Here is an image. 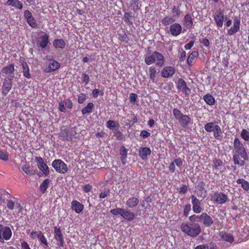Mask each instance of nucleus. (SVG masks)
<instances>
[{
	"instance_id": "obj_1",
	"label": "nucleus",
	"mask_w": 249,
	"mask_h": 249,
	"mask_svg": "<svg viewBox=\"0 0 249 249\" xmlns=\"http://www.w3.org/2000/svg\"><path fill=\"white\" fill-rule=\"evenodd\" d=\"M190 223H182L180 226L181 231L191 237H196L201 232V229L197 221L191 220L189 217Z\"/></svg>"
},
{
	"instance_id": "obj_2",
	"label": "nucleus",
	"mask_w": 249,
	"mask_h": 249,
	"mask_svg": "<svg viewBox=\"0 0 249 249\" xmlns=\"http://www.w3.org/2000/svg\"><path fill=\"white\" fill-rule=\"evenodd\" d=\"M144 61L148 65L155 63L157 66L161 67L164 65L165 58L162 53L154 51L146 54Z\"/></svg>"
},
{
	"instance_id": "obj_3",
	"label": "nucleus",
	"mask_w": 249,
	"mask_h": 249,
	"mask_svg": "<svg viewBox=\"0 0 249 249\" xmlns=\"http://www.w3.org/2000/svg\"><path fill=\"white\" fill-rule=\"evenodd\" d=\"M110 212L114 215H121L123 218L128 221H132L135 218V214L127 209L117 208L111 209Z\"/></svg>"
},
{
	"instance_id": "obj_4",
	"label": "nucleus",
	"mask_w": 249,
	"mask_h": 249,
	"mask_svg": "<svg viewBox=\"0 0 249 249\" xmlns=\"http://www.w3.org/2000/svg\"><path fill=\"white\" fill-rule=\"evenodd\" d=\"M190 218L191 220L201 221L206 227H210L213 223L212 218L206 213H202L200 215L194 214Z\"/></svg>"
},
{
	"instance_id": "obj_5",
	"label": "nucleus",
	"mask_w": 249,
	"mask_h": 249,
	"mask_svg": "<svg viewBox=\"0 0 249 249\" xmlns=\"http://www.w3.org/2000/svg\"><path fill=\"white\" fill-rule=\"evenodd\" d=\"M173 113L175 118L178 121L180 125L183 127H186L191 123V118L188 115H184L178 108H174Z\"/></svg>"
},
{
	"instance_id": "obj_6",
	"label": "nucleus",
	"mask_w": 249,
	"mask_h": 249,
	"mask_svg": "<svg viewBox=\"0 0 249 249\" xmlns=\"http://www.w3.org/2000/svg\"><path fill=\"white\" fill-rule=\"evenodd\" d=\"M76 127H67L63 126L60 133V136L63 141H71L73 138L76 137Z\"/></svg>"
},
{
	"instance_id": "obj_7",
	"label": "nucleus",
	"mask_w": 249,
	"mask_h": 249,
	"mask_svg": "<svg viewBox=\"0 0 249 249\" xmlns=\"http://www.w3.org/2000/svg\"><path fill=\"white\" fill-rule=\"evenodd\" d=\"M233 147L236 153L240 155L241 157L245 160H249V157L243 144L239 139L236 137L233 141Z\"/></svg>"
},
{
	"instance_id": "obj_8",
	"label": "nucleus",
	"mask_w": 249,
	"mask_h": 249,
	"mask_svg": "<svg viewBox=\"0 0 249 249\" xmlns=\"http://www.w3.org/2000/svg\"><path fill=\"white\" fill-rule=\"evenodd\" d=\"M52 166L57 172L60 174H65L68 170L67 164L60 159L54 160L52 163Z\"/></svg>"
},
{
	"instance_id": "obj_9",
	"label": "nucleus",
	"mask_w": 249,
	"mask_h": 249,
	"mask_svg": "<svg viewBox=\"0 0 249 249\" xmlns=\"http://www.w3.org/2000/svg\"><path fill=\"white\" fill-rule=\"evenodd\" d=\"M14 75L8 76L4 79L3 85L1 87V93L4 96H6L12 89L13 86L12 80Z\"/></svg>"
},
{
	"instance_id": "obj_10",
	"label": "nucleus",
	"mask_w": 249,
	"mask_h": 249,
	"mask_svg": "<svg viewBox=\"0 0 249 249\" xmlns=\"http://www.w3.org/2000/svg\"><path fill=\"white\" fill-rule=\"evenodd\" d=\"M12 233L9 227L0 224V242H4V240H8L12 236Z\"/></svg>"
},
{
	"instance_id": "obj_11",
	"label": "nucleus",
	"mask_w": 249,
	"mask_h": 249,
	"mask_svg": "<svg viewBox=\"0 0 249 249\" xmlns=\"http://www.w3.org/2000/svg\"><path fill=\"white\" fill-rule=\"evenodd\" d=\"M191 203L193 205V211L196 213H199L203 210L201 201L195 195L191 196Z\"/></svg>"
},
{
	"instance_id": "obj_12",
	"label": "nucleus",
	"mask_w": 249,
	"mask_h": 249,
	"mask_svg": "<svg viewBox=\"0 0 249 249\" xmlns=\"http://www.w3.org/2000/svg\"><path fill=\"white\" fill-rule=\"evenodd\" d=\"M35 160L37 163L38 168L42 172L44 175L48 176L49 174V169L43 158L40 157H36Z\"/></svg>"
},
{
	"instance_id": "obj_13",
	"label": "nucleus",
	"mask_w": 249,
	"mask_h": 249,
	"mask_svg": "<svg viewBox=\"0 0 249 249\" xmlns=\"http://www.w3.org/2000/svg\"><path fill=\"white\" fill-rule=\"evenodd\" d=\"M54 238L56 241V245L59 247H63L64 244V236L60 227H54Z\"/></svg>"
},
{
	"instance_id": "obj_14",
	"label": "nucleus",
	"mask_w": 249,
	"mask_h": 249,
	"mask_svg": "<svg viewBox=\"0 0 249 249\" xmlns=\"http://www.w3.org/2000/svg\"><path fill=\"white\" fill-rule=\"evenodd\" d=\"M60 67V64L55 60H51L47 66L43 69L46 73H51L57 70Z\"/></svg>"
},
{
	"instance_id": "obj_15",
	"label": "nucleus",
	"mask_w": 249,
	"mask_h": 249,
	"mask_svg": "<svg viewBox=\"0 0 249 249\" xmlns=\"http://www.w3.org/2000/svg\"><path fill=\"white\" fill-rule=\"evenodd\" d=\"M240 19L238 17L233 18V25L228 30V35L231 36L238 32L240 30Z\"/></svg>"
},
{
	"instance_id": "obj_16",
	"label": "nucleus",
	"mask_w": 249,
	"mask_h": 249,
	"mask_svg": "<svg viewBox=\"0 0 249 249\" xmlns=\"http://www.w3.org/2000/svg\"><path fill=\"white\" fill-rule=\"evenodd\" d=\"M211 199L220 204L225 203L228 200V196L223 193H215L211 196Z\"/></svg>"
},
{
	"instance_id": "obj_17",
	"label": "nucleus",
	"mask_w": 249,
	"mask_h": 249,
	"mask_svg": "<svg viewBox=\"0 0 249 249\" xmlns=\"http://www.w3.org/2000/svg\"><path fill=\"white\" fill-rule=\"evenodd\" d=\"M49 36L46 34H44L40 36L39 38L36 40V46L38 48L45 49L47 46L49 42Z\"/></svg>"
},
{
	"instance_id": "obj_18",
	"label": "nucleus",
	"mask_w": 249,
	"mask_h": 249,
	"mask_svg": "<svg viewBox=\"0 0 249 249\" xmlns=\"http://www.w3.org/2000/svg\"><path fill=\"white\" fill-rule=\"evenodd\" d=\"M224 18V13L220 9L217 10L213 16V18L215 20L216 25L218 27H222L223 26Z\"/></svg>"
},
{
	"instance_id": "obj_19",
	"label": "nucleus",
	"mask_w": 249,
	"mask_h": 249,
	"mask_svg": "<svg viewBox=\"0 0 249 249\" xmlns=\"http://www.w3.org/2000/svg\"><path fill=\"white\" fill-rule=\"evenodd\" d=\"M170 33L174 36H177L180 34L182 31L181 25L178 23H174L170 26Z\"/></svg>"
},
{
	"instance_id": "obj_20",
	"label": "nucleus",
	"mask_w": 249,
	"mask_h": 249,
	"mask_svg": "<svg viewBox=\"0 0 249 249\" xmlns=\"http://www.w3.org/2000/svg\"><path fill=\"white\" fill-rule=\"evenodd\" d=\"M177 84L178 89L182 90L183 92L185 94L189 95L191 93V89L187 87L186 83L183 79H178Z\"/></svg>"
},
{
	"instance_id": "obj_21",
	"label": "nucleus",
	"mask_w": 249,
	"mask_h": 249,
	"mask_svg": "<svg viewBox=\"0 0 249 249\" xmlns=\"http://www.w3.org/2000/svg\"><path fill=\"white\" fill-rule=\"evenodd\" d=\"M175 72V69L171 66L164 67L161 71V76L164 78L172 77Z\"/></svg>"
},
{
	"instance_id": "obj_22",
	"label": "nucleus",
	"mask_w": 249,
	"mask_h": 249,
	"mask_svg": "<svg viewBox=\"0 0 249 249\" xmlns=\"http://www.w3.org/2000/svg\"><path fill=\"white\" fill-rule=\"evenodd\" d=\"M71 208L76 213H80L83 211L84 206L77 200H73L71 203Z\"/></svg>"
},
{
	"instance_id": "obj_23",
	"label": "nucleus",
	"mask_w": 249,
	"mask_h": 249,
	"mask_svg": "<svg viewBox=\"0 0 249 249\" xmlns=\"http://www.w3.org/2000/svg\"><path fill=\"white\" fill-rule=\"evenodd\" d=\"M219 236L224 241L232 243L234 241V238L232 234L225 231H220L219 233Z\"/></svg>"
},
{
	"instance_id": "obj_24",
	"label": "nucleus",
	"mask_w": 249,
	"mask_h": 249,
	"mask_svg": "<svg viewBox=\"0 0 249 249\" xmlns=\"http://www.w3.org/2000/svg\"><path fill=\"white\" fill-rule=\"evenodd\" d=\"M20 62L22 63V73L23 76L28 79L31 78V75L30 73V69L25 59L24 58L22 59H20Z\"/></svg>"
},
{
	"instance_id": "obj_25",
	"label": "nucleus",
	"mask_w": 249,
	"mask_h": 249,
	"mask_svg": "<svg viewBox=\"0 0 249 249\" xmlns=\"http://www.w3.org/2000/svg\"><path fill=\"white\" fill-rule=\"evenodd\" d=\"M6 5L14 7L16 9L22 10L23 8V4L18 0H7Z\"/></svg>"
},
{
	"instance_id": "obj_26",
	"label": "nucleus",
	"mask_w": 249,
	"mask_h": 249,
	"mask_svg": "<svg viewBox=\"0 0 249 249\" xmlns=\"http://www.w3.org/2000/svg\"><path fill=\"white\" fill-rule=\"evenodd\" d=\"M139 199L136 197L129 198L126 202V206L129 208L133 209L136 207L139 204Z\"/></svg>"
},
{
	"instance_id": "obj_27",
	"label": "nucleus",
	"mask_w": 249,
	"mask_h": 249,
	"mask_svg": "<svg viewBox=\"0 0 249 249\" xmlns=\"http://www.w3.org/2000/svg\"><path fill=\"white\" fill-rule=\"evenodd\" d=\"M150 149L147 147H141L139 151V156L142 160H146L147 156L151 154Z\"/></svg>"
},
{
	"instance_id": "obj_28",
	"label": "nucleus",
	"mask_w": 249,
	"mask_h": 249,
	"mask_svg": "<svg viewBox=\"0 0 249 249\" xmlns=\"http://www.w3.org/2000/svg\"><path fill=\"white\" fill-rule=\"evenodd\" d=\"M15 68L13 64H11L7 66L4 67L2 69V72L5 74L14 75Z\"/></svg>"
},
{
	"instance_id": "obj_29",
	"label": "nucleus",
	"mask_w": 249,
	"mask_h": 249,
	"mask_svg": "<svg viewBox=\"0 0 249 249\" xmlns=\"http://www.w3.org/2000/svg\"><path fill=\"white\" fill-rule=\"evenodd\" d=\"M159 71H157L156 68L154 66H151L149 69V76L150 79L153 82H155V78L157 75L158 74Z\"/></svg>"
},
{
	"instance_id": "obj_30",
	"label": "nucleus",
	"mask_w": 249,
	"mask_h": 249,
	"mask_svg": "<svg viewBox=\"0 0 249 249\" xmlns=\"http://www.w3.org/2000/svg\"><path fill=\"white\" fill-rule=\"evenodd\" d=\"M198 56V53L197 51H193L191 53H190L187 60L188 65L189 66H192L194 60Z\"/></svg>"
},
{
	"instance_id": "obj_31",
	"label": "nucleus",
	"mask_w": 249,
	"mask_h": 249,
	"mask_svg": "<svg viewBox=\"0 0 249 249\" xmlns=\"http://www.w3.org/2000/svg\"><path fill=\"white\" fill-rule=\"evenodd\" d=\"M53 45L56 49H64L66 46V43L63 39H55L53 41Z\"/></svg>"
},
{
	"instance_id": "obj_32",
	"label": "nucleus",
	"mask_w": 249,
	"mask_h": 249,
	"mask_svg": "<svg viewBox=\"0 0 249 249\" xmlns=\"http://www.w3.org/2000/svg\"><path fill=\"white\" fill-rule=\"evenodd\" d=\"M51 182V180L49 179H44L43 182L41 183L39 189L40 192L42 193V194H44L48 188L49 187V184Z\"/></svg>"
},
{
	"instance_id": "obj_33",
	"label": "nucleus",
	"mask_w": 249,
	"mask_h": 249,
	"mask_svg": "<svg viewBox=\"0 0 249 249\" xmlns=\"http://www.w3.org/2000/svg\"><path fill=\"white\" fill-rule=\"evenodd\" d=\"M22 170L26 174L29 176H33L35 174V171L34 170L28 163H25L22 165Z\"/></svg>"
},
{
	"instance_id": "obj_34",
	"label": "nucleus",
	"mask_w": 249,
	"mask_h": 249,
	"mask_svg": "<svg viewBox=\"0 0 249 249\" xmlns=\"http://www.w3.org/2000/svg\"><path fill=\"white\" fill-rule=\"evenodd\" d=\"M223 165V162L219 159H215L213 161L212 165V168L213 170H216V172H214L215 174H217V171L221 168Z\"/></svg>"
},
{
	"instance_id": "obj_35",
	"label": "nucleus",
	"mask_w": 249,
	"mask_h": 249,
	"mask_svg": "<svg viewBox=\"0 0 249 249\" xmlns=\"http://www.w3.org/2000/svg\"><path fill=\"white\" fill-rule=\"evenodd\" d=\"M238 184H241L242 188L245 191L249 190V182L243 178H239L236 180Z\"/></svg>"
},
{
	"instance_id": "obj_36",
	"label": "nucleus",
	"mask_w": 249,
	"mask_h": 249,
	"mask_svg": "<svg viewBox=\"0 0 249 249\" xmlns=\"http://www.w3.org/2000/svg\"><path fill=\"white\" fill-rule=\"evenodd\" d=\"M215 123L214 122H209L207 123L204 125V129L205 131L207 132L210 133L212 132H213L215 129L216 127H217V124H215Z\"/></svg>"
},
{
	"instance_id": "obj_37",
	"label": "nucleus",
	"mask_w": 249,
	"mask_h": 249,
	"mask_svg": "<svg viewBox=\"0 0 249 249\" xmlns=\"http://www.w3.org/2000/svg\"><path fill=\"white\" fill-rule=\"evenodd\" d=\"M203 99L210 106H213L215 104L214 98L210 94H207L203 97Z\"/></svg>"
},
{
	"instance_id": "obj_38",
	"label": "nucleus",
	"mask_w": 249,
	"mask_h": 249,
	"mask_svg": "<svg viewBox=\"0 0 249 249\" xmlns=\"http://www.w3.org/2000/svg\"><path fill=\"white\" fill-rule=\"evenodd\" d=\"M127 150L124 146H122L120 148L121 160L123 164L125 163V160L127 157Z\"/></svg>"
},
{
	"instance_id": "obj_39",
	"label": "nucleus",
	"mask_w": 249,
	"mask_h": 249,
	"mask_svg": "<svg viewBox=\"0 0 249 249\" xmlns=\"http://www.w3.org/2000/svg\"><path fill=\"white\" fill-rule=\"evenodd\" d=\"M93 107L94 105L92 103H89L87 106L82 109V114L85 115L91 113Z\"/></svg>"
},
{
	"instance_id": "obj_40",
	"label": "nucleus",
	"mask_w": 249,
	"mask_h": 249,
	"mask_svg": "<svg viewBox=\"0 0 249 249\" xmlns=\"http://www.w3.org/2000/svg\"><path fill=\"white\" fill-rule=\"evenodd\" d=\"M107 127L111 130H113L115 128L120 127L119 123L113 120H108L107 122Z\"/></svg>"
},
{
	"instance_id": "obj_41",
	"label": "nucleus",
	"mask_w": 249,
	"mask_h": 249,
	"mask_svg": "<svg viewBox=\"0 0 249 249\" xmlns=\"http://www.w3.org/2000/svg\"><path fill=\"white\" fill-rule=\"evenodd\" d=\"M176 20H177V19H176L175 18V17L172 16V17H169L168 16H166L162 19V23L164 25L166 26V25H169L170 23H172L174 22L175 21H176Z\"/></svg>"
},
{
	"instance_id": "obj_42",
	"label": "nucleus",
	"mask_w": 249,
	"mask_h": 249,
	"mask_svg": "<svg viewBox=\"0 0 249 249\" xmlns=\"http://www.w3.org/2000/svg\"><path fill=\"white\" fill-rule=\"evenodd\" d=\"M184 22L186 26L192 27L193 26V19L190 14H187L184 16Z\"/></svg>"
},
{
	"instance_id": "obj_43",
	"label": "nucleus",
	"mask_w": 249,
	"mask_h": 249,
	"mask_svg": "<svg viewBox=\"0 0 249 249\" xmlns=\"http://www.w3.org/2000/svg\"><path fill=\"white\" fill-rule=\"evenodd\" d=\"M222 133V129L218 125L216 127L215 129L213 131V137L217 140H221V135Z\"/></svg>"
},
{
	"instance_id": "obj_44",
	"label": "nucleus",
	"mask_w": 249,
	"mask_h": 249,
	"mask_svg": "<svg viewBox=\"0 0 249 249\" xmlns=\"http://www.w3.org/2000/svg\"><path fill=\"white\" fill-rule=\"evenodd\" d=\"M38 239H39L40 242L44 245V248H46L48 247V243L47 240L42 232L41 233Z\"/></svg>"
},
{
	"instance_id": "obj_45",
	"label": "nucleus",
	"mask_w": 249,
	"mask_h": 249,
	"mask_svg": "<svg viewBox=\"0 0 249 249\" xmlns=\"http://www.w3.org/2000/svg\"><path fill=\"white\" fill-rule=\"evenodd\" d=\"M172 13L173 14V16L177 19L180 17L181 12L179 7L174 6L172 10Z\"/></svg>"
},
{
	"instance_id": "obj_46",
	"label": "nucleus",
	"mask_w": 249,
	"mask_h": 249,
	"mask_svg": "<svg viewBox=\"0 0 249 249\" xmlns=\"http://www.w3.org/2000/svg\"><path fill=\"white\" fill-rule=\"evenodd\" d=\"M241 137L245 141H249V131L246 129H243L241 133Z\"/></svg>"
},
{
	"instance_id": "obj_47",
	"label": "nucleus",
	"mask_w": 249,
	"mask_h": 249,
	"mask_svg": "<svg viewBox=\"0 0 249 249\" xmlns=\"http://www.w3.org/2000/svg\"><path fill=\"white\" fill-rule=\"evenodd\" d=\"M26 21L28 24L32 28H36L37 27V22L33 17L27 19Z\"/></svg>"
},
{
	"instance_id": "obj_48",
	"label": "nucleus",
	"mask_w": 249,
	"mask_h": 249,
	"mask_svg": "<svg viewBox=\"0 0 249 249\" xmlns=\"http://www.w3.org/2000/svg\"><path fill=\"white\" fill-rule=\"evenodd\" d=\"M113 134L117 140H122L124 139L123 134L118 129H115L113 131Z\"/></svg>"
},
{
	"instance_id": "obj_49",
	"label": "nucleus",
	"mask_w": 249,
	"mask_h": 249,
	"mask_svg": "<svg viewBox=\"0 0 249 249\" xmlns=\"http://www.w3.org/2000/svg\"><path fill=\"white\" fill-rule=\"evenodd\" d=\"M178 52L179 53L178 55L179 60L180 62L184 61L186 58V52L182 48L179 49Z\"/></svg>"
},
{
	"instance_id": "obj_50",
	"label": "nucleus",
	"mask_w": 249,
	"mask_h": 249,
	"mask_svg": "<svg viewBox=\"0 0 249 249\" xmlns=\"http://www.w3.org/2000/svg\"><path fill=\"white\" fill-rule=\"evenodd\" d=\"M81 79L83 83L87 85L89 82V77L88 74L83 73L81 75Z\"/></svg>"
},
{
	"instance_id": "obj_51",
	"label": "nucleus",
	"mask_w": 249,
	"mask_h": 249,
	"mask_svg": "<svg viewBox=\"0 0 249 249\" xmlns=\"http://www.w3.org/2000/svg\"><path fill=\"white\" fill-rule=\"evenodd\" d=\"M191 210V205L190 204H186L184 208L183 214L185 216H187L189 215L190 212Z\"/></svg>"
},
{
	"instance_id": "obj_52",
	"label": "nucleus",
	"mask_w": 249,
	"mask_h": 249,
	"mask_svg": "<svg viewBox=\"0 0 249 249\" xmlns=\"http://www.w3.org/2000/svg\"><path fill=\"white\" fill-rule=\"evenodd\" d=\"M87 95L84 93H81L78 95V102L79 104H83L86 100Z\"/></svg>"
},
{
	"instance_id": "obj_53",
	"label": "nucleus",
	"mask_w": 249,
	"mask_h": 249,
	"mask_svg": "<svg viewBox=\"0 0 249 249\" xmlns=\"http://www.w3.org/2000/svg\"><path fill=\"white\" fill-rule=\"evenodd\" d=\"M0 159L7 161L8 160V155L6 152L0 150Z\"/></svg>"
},
{
	"instance_id": "obj_54",
	"label": "nucleus",
	"mask_w": 249,
	"mask_h": 249,
	"mask_svg": "<svg viewBox=\"0 0 249 249\" xmlns=\"http://www.w3.org/2000/svg\"><path fill=\"white\" fill-rule=\"evenodd\" d=\"M65 104H64V102L63 101H61L59 103V105H58V108L59 109V110L61 111V112H66V107L65 106Z\"/></svg>"
},
{
	"instance_id": "obj_55",
	"label": "nucleus",
	"mask_w": 249,
	"mask_h": 249,
	"mask_svg": "<svg viewBox=\"0 0 249 249\" xmlns=\"http://www.w3.org/2000/svg\"><path fill=\"white\" fill-rule=\"evenodd\" d=\"M108 196H110V191L109 190H106L103 192H101L99 195L100 198H105Z\"/></svg>"
},
{
	"instance_id": "obj_56",
	"label": "nucleus",
	"mask_w": 249,
	"mask_h": 249,
	"mask_svg": "<svg viewBox=\"0 0 249 249\" xmlns=\"http://www.w3.org/2000/svg\"><path fill=\"white\" fill-rule=\"evenodd\" d=\"M41 232V231H33L31 233L30 237L32 239L38 238Z\"/></svg>"
},
{
	"instance_id": "obj_57",
	"label": "nucleus",
	"mask_w": 249,
	"mask_h": 249,
	"mask_svg": "<svg viewBox=\"0 0 249 249\" xmlns=\"http://www.w3.org/2000/svg\"><path fill=\"white\" fill-rule=\"evenodd\" d=\"M240 155L238 154H234L233 155V161L234 164H239V161L240 160Z\"/></svg>"
},
{
	"instance_id": "obj_58",
	"label": "nucleus",
	"mask_w": 249,
	"mask_h": 249,
	"mask_svg": "<svg viewBox=\"0 0 249 249\" xmlns=\"http://www.w3.org/2000/svg\"><path fill=\"white\" fill-rule=\"evenodd\" d=\"M92 188V186L89 184H87L83 186V191L87 193L89 192L91 190Z\"/></svg>"
},
{
	"instance_id": "obj_59",
	"label": "nucleus",
	"mask_w": 249,
	"mask_h": 249,
	"mask_svg": "<svg viewBox=\"0 0 249 249\" xmlns=\"http://www.w3.org/2000/svg\"><path fill=\"white\" fill-rule=\"evenodd\" d=\"M15 204L12 200H7V207L9 209L12 210L15 206Z\"/></svg>"
},
{
	"instance_id": "obj_60",
	"label": "nucleus",
	"mask_w": 249,
	"mask_h": 249,
	"mask_svg": "<svg viewBox=\"0 0 249 249\" xmlns=\"http://www.w3.org/2000/svg\"><path fill=\"white\" fill-rule=\"evenodd\" d=\"M188 190V187L186 185H183L180 188L178 191L179 194H185Z\"/></svg>"
},
{
	"instance_id": "obj_61",
	"label": "nucleus",
	"mask_w": 249,
	"mask_h": 249,
	"mask_svg": "<svg viewBox=\"0 0 249 249\" xmlns=\"http://www.w3.org/2000/svg\"><path fill=\"white\" fill-rule=\"evenodd\" d=\"M140 136L143 138H146L150 136V133L146 130H143L141 132Z\"/></svg>"
},
{
	"instance_id": "obj_62",
	"label": "nucleus",
	"mask_w": 249,
	"mask_h": 249,
	"mask_svg": "<svg viewBox=\"0 0 249 249\" xmlns=\"http://www.w3.org/2000/svg\"><path fill=\"white\" fill-rule=\"evenodd\" d=\"M130 102L134 104L137 98V95L136 93H132L130 94Z\"/></svg>"
},
{
	"instance_id": "obj_63",
	"label": "nucleus",
	"mask_w": 249,
	"mask_h": 249,
	"mask_svg": "<svg viewBox=\"0 0 249 249\" xmlns=\"http://www.w3.org/2000/svg\"><path fill=\"white\" fill-rule=\"evenodd\" d=\"M64 104L68 108H71L72 107V103L70 99H66L64 101Z\"/></svg>"
},
{
	"instance_id": "obj_64",
	"label": "nucleus",
	"mask_w": 249,
	"mask_h": 249,
	"mask_svg": "<svg viewBox=\"0 0 249 249\" xmlns=\"http://www.w3.org/2000/svg\"><path fill=\"white\" fill-rule=\"evenodd\" d=\"M195 43V41L191 40L188 44H186L184 46V48L186 50H190L192 48Z\"/></svg>"
}]
</instances>
